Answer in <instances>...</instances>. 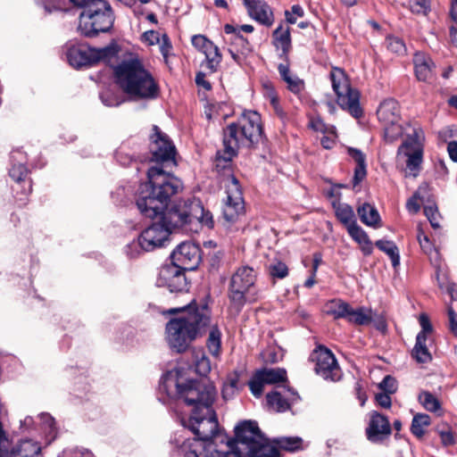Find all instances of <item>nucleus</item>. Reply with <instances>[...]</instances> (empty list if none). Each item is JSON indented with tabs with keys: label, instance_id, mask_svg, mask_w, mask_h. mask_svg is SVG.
I'll use <instances>...</instances> for the list:
<instances>
[{
	"label": "nucleus",
	"instance_id": "nucleus-57",
	"mask_svg": "<svg viewBox=\"0 0 457 457\" xmlns=\"http://www.w3.org/2000/svg\"><path fill=\"white\" fill-rule=\"evenodd\" d=\"M192 45L200 52L204 54L214 44L203 35H195L192 37Z\"/></svg>",
	"mask_w": 457,
	"mask_h": 457
},
{
	"label": "nucleus",
	"instance_id": "nucleus-22",
	"mask_svg": "<svg viewBox=\"0 0 457 457\" xmlns=\"http://www.w3.org/2000/svg\"><path fill=\"white\" fill-rule=\"evenodd\" d=\"M252 19L262 25H272L274 17L269 4L264 0H243Z\"/></svg>",
	"mask_w": 457,
	"mask_h": 457
},
{
	"label": "nucleus",
	"instance_id": "nucleus-4",
	"mask_svg": "<svg viewBox=\"0 0 457 457\" xmlns=\"http://www.w3.org/2000/svg\"><path fill=\"white\" fill-rule=\"evenodd\" d=\"M116 84L130 100L154 99L159 95V86L152 74L137 58L121 61L113 68Z\"/></svg>",
	"mask_w": 457,
	"mask_h": 457
},
{
	"label": "nucleus",
	"instance_id": "nucleus-1",
	"mask_svg": "<svg viewBox=\"0 0 457 457\" xmlns=\"http://www.w3.org/2000/svg\"><path fill=\"white\" fill-rule=\"evenodd\" d=\"M179 371L170 370L161 378L160 388L167 395L177 397L192 406L188 420L183 425L196 437L185 440L172 453V457H222L232 452L234 443L219 430V424L212 403L217 391L208 380H188L180 383Z\"/></svg>",
	"mask_w": 457,
	"mask_h": 457
},
{
	"label": "nucleus",
	"instance_id": "nucleus-13",
	"mask_svg": "<svg viewBox=\"0 0 457 457\" xmlns=\"http://www.w3.org/2000/svg\"><path fill=\"white\" fill-rule=\"evenodd\" d=\"M310 360L315 363L316 374L323 379L333 382L340 380L341 369L329 349L322 345L318 346L312 353Z\"/></svg>",
	"mask_w": 457,
	"mask_h": 457
},
{
	"label": "nucleus",
	"instance_id": "nucleus-32",
	"mask_svg": "<svg viewBox=\"0 0 457 457\" xmlns=\"http://www.w3.org/2000/svg\"><path fill=\"white\" fill-rule=\"evenodd\" d=\"M357 213L361 221L365 225L373 228L379 226L380 215L375 206L368 203H364L358 206Z\"/></svg>",
	"mask_w": 457,
	"mask_h": 457
},
{
	"label": "nucleus",
	"instance_id": "nucleus-11",
	"mask_svg": "<svg viewBox=\"0 0 457 457\" xmlns=\"http://www.w3.org/2000/svg\"><path fill=\"white\" fill-rule=\"evenodd\" d=\"M192 205L193 200H181L176 202L161 213V220L170 229H181L185 232H192Z\"/></svg>",
	"mask_w": 457,
	"mask_h": 457
},
{
	"label": "nucleus",
	"instance_id": "nucleus-37",
	"mask_svg": "<svg viewBox=\"0 0 457 457\" xmlns=\"http://www.w3.org/2000/svg\"><path fill=\"white\" fill-rule=\"evenodd\" d=\"M259 376L262 377L265 384H276L287 382V371L281 368H263L258 370Z\"/></svg>",
	"mask_w": 457,
	"mask_h": 457
},
{
	"label": "nucleus",
	"instance_id": "nucleus-45",
	"mask_svg": "<svg viewBox=\"0 0 457 457\" xmlns=\"http://www.w3.org/2000/svg\"><path fill=\"white\" fill-rule=\"evenodd\" d=\"M429 424L430 417L428 414L419 413L412 419L411 431L417 438H421L425 434V428Z\"/></svg>",
	"mask_w": 457,
	"mask_h": 457
},
{
	"label": "nucleus",
	"instance_id": "nucleus-36",
	"mask_svg": "<svg viewBox=\"0 0 457 457\" xmlns=\"http://www.w3.org/2000/svg\"><path fill=\"white\" fill-rule=\"evenodd\" d=\"M372 310L366 307H359L357 309H353L350 305L349 314L346 317V320L350 323H353L358 326H366L370 324L372 321Z\"/></svg>",
	"mask_w": 457,
	"mask_h": 457
},
{
	"label": "nucleus",
	"instance_id": "nucleus-54",
	"mask_svg": "<svg viewBox=\"0 0 457 457\" xmlns=\"http://www.w3.org/2000/svg\"><path fill=\"white\" fill-rule=\"evenodd\" d=\"M436 278L438 287L441 289H445L453 300H457V285L454 283H450L445 275L440 277L438 272L436 273Z\"/></svg>",
	"mask_w": 457,
	"mask_h": 457
},
{
	"label": "nucleus",
	"instance_id": "nucleus-34",
	"mask_svg": "<svg viewBox=\"0 0 457 457\" xmlns=\"http://www.w3.org/2000/svg\"><path fill=\"white\" fill-rule=\"evenodd\" d=\"M333 208L335 210L336 217L345 226V228H348V226L357 222L353 209L348 204L334 202Z\"/></svg>",
	"mask_w": 457,
	"mask_h": 457
},
{
	"label": "nucleus",
	"instance_id": "nucleus-24",
	"mask_svg": "<svg viewBox=\"0 0 457 457\" xmlns=\"http://www.w3.org/2000/svg\"><path fill=\"white\" fill-rule=\"evenodd\" d=\"M42 446L37 441L21 439L5 453L7 457H43Z\"/></svg>",
	"mask_w": 457,
	"mask_h": 457
},
{
	"label": "nucleus",
	"instance_id": "nucleus-3",
	"mask_svg": "<svg viewBox=\"0 0 457 457\" xmlns=\"http://www.w3.org/2000/svg\"><path fill=\"white\" fill-rule=\"evenodd\" d=\"M147 179L148 182L138 189L136 204L142 215L153 219L160 215L167 208L170 199L183 189V183L159 166L148 170Z\"/></svg>",
	"mask_w": 457,
	"mask_h": 457
},
{
	"label": "nucleus",
	"instance_id": "nucleus-12",
	"mask_svg": "<svg viewBox=\"0 0 457 457\" xmlns=\"http://www.w3.org/2000/svg\"><path fill=\"white\" fill-rule=\"evenodd\" d=\"M12 167L9 170L10 177L15 181L12 187L14 197L20 206L25 205L28 196L31 193L32 186L30 180H26L29 170L22 162L25 157L21 151H14L12 153Z\"/></svg>",
	"mask_w": 457,
	"mask_h": 457
},
{
	"label": "nucleus",
	"instance_id": "nucleus-7",
	"mask_svg": "<svg viewBox=\"0 0 457 457\" xmlns=\"http://www.w3.org/2000/svg\"><path fill=\"white\" fill-rule=\"evenodd\" d=\"M235 445L233 452L241 453L237 449L240 444L247 451L249 457H278L279 450L269 442L259 428L258 423L253 420H244L235 428V439L229 438Z\"/></svg>",
	"mask_w": 457,
	"mask_h": 457
},
{
	"label": "nucleus",
	"instance_id": "nucleus-19",
	"mask_svg": "<svg viewBox=\"0 0 457 457\" xmlns=\"http://www.w3.org/2000/svg\"><path fill=\"white\" fill-rule=\"evenodd\" d=\"M365 434L370 443L384 444L392 434V427L387 417L376 411H371Z\"/></svg>",
	"mask_w": 457,
	"mask_h": 457
},
{
	"label": "nucleus",
	"instance_id": "nucleus-21",
	"mask_svg": "<svg viewBox=\"0 0 457 457\" xmlns=\"http://www.w3.org/2000/svg\"><path fill=\"white\" fill-rule=\"evenodd\" d=\"M235 137H229V124L223 129V150L218 151L216 154L217 162L223 161L225 163L231 162L240 148L250 149L242 137L236 133Z\"/></svg>",
	"mask_w": 457,
	"mask_h": 457
},
{
	"label": "nucleus",
	"instance_id": "nucleus-26",
	"mask_svg": "<svg viewBox=\"0 0 457 457\" xmlns=\"http://www.w3.org/2000/svg\"><path fill=\"white\" fill-rule=\"evenodd\" d=\"M192 226L195 228H192V232H197L201 226H205L207 228L213 227V218L212 214L205 210L200 200L193 199L192 205Z\"/></svg>",
	"mask_w": 457,
	"mask_h": 457
},
{
	"label": "nucleus",
	"instance_id": "nucleus-2",
	"mask_svg": "<svg viewBox=\"0 0 457 457\" xmlns=\"http://www.w3.org/2000/svg\"><path fill=\"white\" fill-rule=\"evenodd\" d=\"M182 313L170 319L165 327L166 341L170 349L185 352L195 338L210 326L211 311L206 303L198 304L195 300L181 309H170L169 313Z\"/></svg>",
	"mask_w": 457,
	"mask_h": 457
},
{
	"label": "nucleus",
	"instance_id": "nucleus-20",
	"mask_svg": "<svg viewBox=\"0 0 457 457\" xmlns=\"http://www.w3.org/2000/svg\"><path fill=\"white\" fill-rule=\"evenodd\" d=\"M266 399L271 408L278 412H284L290 408L292 403L299 400V395L296 391L284 384L278 386L276 390L267 394Z\"/></svg>",
	"mask_w": 457,
	"mask_h": 457
},
{
	"label": "nucleus",
	"instance_id": "nucleus-50",
	"mask_svg": "<svg viewBox=\"0 0 457 457\" xmlns=\"http://www.w3.org/2000/svg\"><path fill=\"white\" fill-rule=\"evenodd\" d=\"M115 158L118 162L123 166L129 165L133 160L139 158L136 155V153L132 154L128 152V145L122 144L115 153Z\"/></svg>",
	"mask_w": 457,
	"mask_h": 457
},
{
	"label": "nucleus",
	"instance_id": "nucleus-55",
	"mask_svg": "<svg viewBox=\"0 0 457 457\" xmlns=\"http://www.w3.org/2000/svg\"><path fill=\"white\" fill-rule=\"evenodd\" d=\"M249 388L251 390V393L255 397H260L263 391V386L265 385V382L262 378L261 376H259V373L256 371L251 380L248 383Z\"/></svg>",
	"mask_w": 457,
	"mask_h": 457
},
{
	"label": "nucleus",
	"instance_id": "nucleus-5",
	"mask_svg": "<svg viewBox=\"0 0 457 457\" xmlns=\"http://www.w3.org/2000/svg\"><path fill=\"white\" fill-rule=\"evenodd\" d=\"M116 84L130 100L154 99L159 95V86L152 74L137 58L121 61L113 68Z\"/></svg>",
	"mask_w": 457,
	"mask_h": 457
},
{
	"label": "nucleus",
	"instance_id": "nucleus-38",
	"mask_svg": "<svg viewBox=\"0 0 457 457\" xmlns=\"http://www.w3.org/2000/svg\"><path fill=\"white\" fill-rule=\"evenodd\" d=\"M406 157V169L410 176L417 177L422 163L423 150L418 151H403L402 152Z\"/></svg>",
	"mask_w": 457,
	"mask_h": 457
},
{
	"label": "nucleus",
	"instance_id": "nucleus-59",
	"mask_svg": "<svg viewBox=\"0 0 457 457\" xmlns=\"http://www.w3.org/2000/svg\"><path fill=\"white\" fill-rule=\"evenodd\" d=\"M44 8L46 12H52L54 11H67L68 5L66 0H46L44 2Z\"/></svg>",
	"mask_w": 457,
	"mask_h": 457
},
{
	"label": "nucleus",
	"instance_id": "nucleus-8",
	"mask_svg": "<svg viewBox=\"0 0 457 457\" xmlns=\"http://www.w3.org/2000/svg\"><path fill=\"white\" fill-rule=\"evenodd\" d=\"M329 77L337 96V104L353 117L356 119L361 117L363 112L360 105V93L351 87L345 72L340 68L334 67Z\"/></svg>",
	"mask_w": 457,
	"mask_h": 457
},
{
	"label": "nucleus",
	"instance_id": "nucleus-39",
	"mask_svg": "<svg viewBox=\"0 0 457 457\" xmlns=\"http://www.w3.org/2000/svg\"><path fill=\"white\" fill-rule=\"evenodd\" d=\"M204 54L205 55V60L202 66L208 69L211 73L215 72L222 60L218 46L215 45L212 46Z\"/></svg>",
	"mask_w": 457,
	"mask_h": 457
},
{
	"label": "nucleus",
	"instance_id": "nucleus-14",
	"mask_svg": "<svg viewBox=\"0 0 457 457\" xmlns=\"http://www.w3.org/2000/svg\"><path fill=\"white\" fill-rule=\"evenodd\" d=\"M154 134L151 136L150 152L151 160L162 167L163 164H176V149L168 136L162 133L157 126L153 127Z\"/></svg>",
	"mask_w": 457,
	"mask_h": 457
},
{
	"label": "nucleus",
	"instance_id": "nucleus-46",
	"mask_svg": "<svg viewBox=\"0 0 457 457\" xmlns=\"http://www.w3.org/2000/svg\"><path fill=\"white\" fill-rule=\"evenodd\" d=\"M385 139L392 143L402 137L403 129L399 121L394 123L384 124Z\"/></svg>",
	"mask_w": 457,
	"mask_h": 457
},
{
	"label": "nucleus",
	"instance_id": "nucleus-25",
	"mask_svg": "<svg viewBox=\"0 0 457 457\" xmlns=\"http://www.w3.org/2000/svg\"><path fill=\"white\" fill-rule=\"evenodd\" d=\"M377 115L382 125L400 121L401 113L398 102L393 98L384 100L377 110Z\"/></svg>",
	"mask_w": 457,
	"mask_h": 457
},
{
	"label": "nucleus",
	"instance_id": "nucleus-9",
	"mask_svg": "<svg viewBox=\"0 0 457 457\" xmlns=\"http://www.w3.org/2000/svg\"><path fill=\"white\" fill-rule=\"evenodd\" d=\"M256 278V271L249 266L239 267L232 274L228 287V298L237 311L242 309L247 296L253 292Z\"/></svg>",
	"mask_w": 457,
	"mask_h": 457
},
{
	"label": "nucleus",
	"instance_id": "nucleus-43",
	"mask_svg": "<svg viewBox=\"0 0 457 457\" xmlns=\"http://www.w3.org/2000/svg\"><path fill=\"white\" fill-rule=\"evenodd\" d=\"M118 54V46L115 44L102 48H92L94 63L99 61L111 62Z\"/></svg>",
	"mask_w": 457,
	"mask_h": 457
},
{
	"label": "nucleus",
	"instance_id": "nucleus-48",
	"mask_svg": "<svg viewBox=\"0 0 457 457\" xmlns=\"http://www.w3.org/2000/svg\"><path fill=\"white\" fill-rule=\"evenodd\" d=\"M269 274L274 278L282 279L288 275L287 264L279 260H273L269 265Z\"/></svg>",
	"mask_w": 457,
	"mask_h": 457
},
{
	"label": "nucleus",
	"instance_id": "nucleus-61",
	"mask_svg": "<svg viewBox=\"0 0 457 457\" xmlns=\"http://www.w3.org/2000/svg\"><path fill=\"white\" fill-rule=\"evenodd\" d=\"M286 83L287 85V88L295 94L300 93L304 88L303 80L295 75H292L291 77H289V79L286 81Z\"/></svg>",
	"mask_w": 457,
	"mask_h": 457
},
{
	"label": "nucleus",
	"instance_id": "nucleus-41",
	"mask_svg": "<svg viewBox=\"0 0 457 457\" xmlns=\"http://www.w3.org/2000/svg\"><path fill=\"white\" fill-rule=\"evenodd\" d=\"M350 304L339 299L332 300L327 304V313L335 319H346L349 314Z\"/></svg>",
	"mask_w": 457,
	"mask_h": 457
},
{
	"label": "nucleus",
	"instance_id": "nucleus-23",
	"mask_svg": "<svg viewBox=\"0 0 457 457\" xmlns=\"http://www.w3.org/2000/svg\"><path fill=\"white\" fill-rule=\"evenodd\" d=\"M67 60L77 69L93 65L92 47L84 44L73 45L67 51Z\"/></svg>",
	"mask_w": 457,
	"mask_h": 457
},
{
	"label": "nucleus",
	"instance_id": "nucleus-53",
	"mask_svg": "<svg viewBox=\"0 0 457 457\" xmlns=\"http://www.w3.org/2000/svg\"><path fill=\"white\" fill-rule=\"evenodd\" d=\"M409 6L411 12L427 15L430 11V4L428 0H410Z\"/></svg>",
	"mask_w": 457,
	"mask_h": 457
},
{
	"label": "nucleus",
	"instance_id": "nucleus-33",
	"mask_svg": "<svg viewBox=\"0 0 457 457\" xmlns=\"http://www.w3.org/2000/svg\"><path fill=\"white\" fill-rule=\"evenodd\" d=\"M350 237L359 245H361V250L364 254H370L372 252V245L367 233L355 222L346 228Z\"/></svg>",
	"mask_w": 457,
	"mask_h": 457
},
{
	"label": "nucleus",
	"instance_id": "nucleus-49",
	"mask_svg": "<svg viewBox=\"0 0 457 457\" xmlns=\"http://www.w3.org/2000/svg\"><path fill=\"white\" fill-rule=\"evenodd\" d=\"M279 449L295 452L296 450L301 449L303 440L302 438L295 437H281L276 441Z\"/></svg>",
	"mask_w": 457,
	"mask_h": 457
},
{
	"label": "nucleus",
	"instance_id": "nucleus-52",
	"mask_svg": "<svg viewBox=\"0 0 457 457\" xmlns=\"http://www.w3.org/2000/svg\"><path fill=\"white\" fill-rule=\"evenodd\" d=\"M195 367L197 374L205 377L211 371V361L204 353H202L200 357L196 355Z\"/></svg>",
	"mask_w": 457,
	"mask_h": 457
},
{
	"label": "nucleus",
	"instance_id": "nucleus-60",
	"mask_svg": "<svg viewBox=\"0 0 457 457\" xmlns=\"http://www.w3.org/2000/svg\"><path fill=\"white\" fill-rule=\"evenodd\" d=\"M378 386L383 392L390 395L394 394L397 389L396 380L389 375L383 378Z\"/></svg>",
	"mask_w": 457,
	"mask_h": 457
},
{
	"label": "nucleus",
	"instance_id": "nucleus-44",
	"mask_svg": "<svg viewBox=\"0 0 457 457\" xmlns=\"http://www.w3.org/2000/svg\"><path fill=\"white\" fill-rule=\"evenodd\" d=\"M38 419L41 429L46 435V440L50 443L54 439L56 434L54 419L48 413H40Z\"/></svg>",
	"mask_w": 457,
	"mask_h": 457
},
{
	"label": "nucleus",
	"instance_id": "nucleus-10",
	"mask_svg": "<svg viewBox=\"0 0 457 457\" xmlns=\"http://www.w3.org/2000/svg\"><path fill=\"white\" fill-rule=\"evenodd\" d=\"M242 137V141L248 147H254L262 137V127L261 124V116L253 111L245 112L237 122L229 124V137H235V134Z\"/></svg>",
	"mask_w": 457,
	"mask_h": 457
},
{
	"label": "nucleus",
	"instance_id": "nucleus-47",
	"mask_svg": "<svg viewBox=\"0 0 457 457\" xmlns=\"http://www.w3.org/2000/svg\"><path fill=\"white\" fill-rule=\"evenodd\" d=\"M419 401L423 407L429 411H436L441 408L438 399L429 392H422L420 394Z\"/></svg>",
	"mask_w": 457,
	"mask_h": 457
},
{
	"label": "nucleus",
	"instance_id": "nucleus-31",
	"mask_svg": "<svg viewBox=\"0 0 457 457\" xmlns=\"http://www.w3.org/2000/svg\"><path fill=\"white\" fill-rule=\"evenodd\" d=\"M425 134L421 127L413 128L411 134L408 135L398 149V152L423 150Z\"/></svg>",
	"mask_w": 457,
	"mask_h": 457
},
{
	"label": "nucleus",
	"instance_id": "nucleus-35",
	"mask_svg": "<svg viewBox=\"0 0 457 457\" xmlns=\"http://www.w3.org/2000/svg\"><path fill=\"white\" fill-rule=\"evenodd\" d=\"M411 356L419 363H428L432 360V356L427 347V338H424L423 333H418L415 345L411 351Z\"/></svg>",
	"mask_w": 457,
	"mask_h": 457
},
{
	"label": "nucleus",
	"instance_id": "nucleus-16",
	"mask_svg": "<svg viewBox=\"0 0 457 457\" xmlns=\"http://www.w3.org/2000/svg\"><path fill=\"white\" fill-rule=\"evenodd\" d=\"M158 287H165L171 293L187 291V281L185 276V270L172 264L163 265L157 278Z\"/></svg>",
	"mask_w": 457,
	"mask_h": 457
},
{
	"label": "nucleus",
	"instance_id": "nucleus-27",
	"mask_svg": "<svg viewBox=\"0 0 457 457\" xmlns=\"http://www.w3.org/2000/svg\"><path fill=\"white\" fill-rule=\"evenodd\" d=\"M273 45L281 50L279 56L287 61V54L291 48L290 29L280 24L272 34Z\"/></svg>",
	"mask_w": 457,
	"mask_h": 457
},
{
	"label": "nucleus",
	"instance_id": "nucleus-51",
	"mask_svg": "<svg viewBox=\"0 0 457 457\" xmlns=\"http://www.w3.org/2000/svg\"><path fill=\"white\" fill-rule=\"evenodd\" d=\"M386 44L389 51L395 53L397 54H403L406 52V46L403 40L398 37H386Z\"/></svg>",
	"mask_w": 457,
	"mask_h": 457
},
{
	"label": "nucleus",
	"instance_id": "nucleus-17",
	"mask_svg": "<svg viewBox=\"0 0 457 457\" xmlns=\"http://www.w3.org/2000/svg\"><path fill=\"white\" fill-rule=\"evenodd\" d=\"M170 234L171 232L162 220L153 222L139 235L142 247L145 252H151L156 248L163 247L166 243L169 242Z\"/></svg>",
	"mask_w": 457,
	"mask_h": 457
},
{
	"label": "nucleus",
	"instance_id": "nucleus-28",
	"mask_svg": "<svg viewBox=\"0 0 457 457\" xmlns=\"http://www.w3.org/2000/svg\"><path fill=\"white\" fill-rule=\"evenodd\" d=\"M413 64L416 77L420 81H427L432 76L433 62L424 53H416L413 57Z\"/></svg>",
	"mask_w": 457,
	"mask_h": 457
},
{
	"label": "nucleus",
	"instance_id": "nucleus-40",
	"mask_svg": "<svg viewBox=\"0 0 457 457\" xmlns=\"http://www.w3.org/2000/svg\"><path fill=\"white\" fill-rule=\"evenodd\" d=\"M206 346L212 356L218 357L220 355L221 346V332L216 325L211 326L210 328Z\"/></svg>",
	"mask_w": 457,
	"mask_h": 457
},
{
	"label": "nucleus",
	"instance_id": "nucleus-62",
	"mask_svg": "<svg viewBox=\"0 0 457 457\" xmlns=\"http://www.w3.org/2000/svg\"><path fill=\"white\" fill-rule=\"evenodd\" d=\"M304 15L303 9L299 4H294L291 7V11H286L285 16L286 20L290 24H295L296 22L297 17H303Z\"/></svg>",
	"mask_w": 457,
	"mask_h": 457
},
{
	"label": "nucleus",
	"instance_id": "nucleus-58",
	"mask_svg": "<svg viewBox=\"0 0 457 457\" xmlns=\"http://www.w3.org/2000/svg\"><path fill=\"white\" fill-rule=\"evenodd\" d=\"M100 99L106 106H118L121 104V100L115 96L112 91L105 90L100 93Z\"/></svg>",
	"mask_w": 457,
	"mask_h": 457
},
{
	"label": "nucleus",
	"instance_id": "nucleus-56",
	"mask_svg": "<svg viewBox=\"0 0 457 457\" xmlns=\"http://www.w3.org/2000/svg\"><path fill=\"white\" fill-rule=\"evenodd\" d=\"M143 252L145 251L142 247L140 236L137 240H133L125 246V253L130 259L138 257Z\"/></svg>",
	"mask_w": 457,
	"mask_h": 457
},
{
	"label": "nucleus",
	"instance_id": "nucleus-18",
	"mask_svg": "<svg viewBox=\"0 0 457 457\" xmlns=\"http://www.w3.org/2000/svg\"><path fill=\"white\" fill-rule=\"evenodd\" d=\"M170 258L172 264L185 270H194L200 262V249L191 242H183L173 250Z\"/></svg>",
	"mask_w": 457,
	"mask_h": 457
},
{
	"label": "nucleus",
	"instance_id": "nucleus-30",
	"mask_svg": "<svg viewBox=\"0 0 457 457\" xmlns=\"http://www.w3.org/2000/svg\"><path fill=\"white\" fill-rule=\"evenodd\" d=\"M347 153L356 162L353 179V185L356 186L362 181L367 175L366 156L361 150L353 147H349Z\"/></svg>",
	"mask_w": 457,
	"mask_h": 457
},
{
	"label": "nucleus",
	"instance_id": "nucleus-15",
	"mask_svg": "<svg viewBox=\"0 0 457 457\" xmlns=\"http://www.w3.org/2000/svg\"><path fill=\"white\" fill-rule=\"evenodd\" d=\"M227 198L223 206V216L228 222H234L244 212L243 194L238 180L231 176L226 184Z\"/></svg>",
	"mask_w": 457,
	"mask_h": 457
},
{
	"label": "nucleus",
	"instance_id": "nucleus-63",
	"mask_svg": "<svg viewBox=\"0 0 457 457\" xmlns=\"http://www.w3.org/2000/svg\"><path fill=\"white\" fill-rule=\"evenodd\" d=\"M424 213L433 228L439 227L438 212L436 206L428 205L424 207Z\"/></svg>",
	"mask_w": 457,
	"mask_h": 457
},
{
	"label": "nucleus",
	"instance_id": "nucleus-64",
	"mask_svg": "<svg viewBox=\"0 0 457 457\" xmlns=\"http://www.w3.org/2000/svg\"><path fill=\"white\" fill-rule=\"evenodd\" d=\"M450 329L453 333L457 336V313L455 312L453 306H448L447 309Z\"/></svg>",
	"mask_w": 457,
	"mask_h": 457
},
{
	"label": "nucleus",
	"instance_id": "nucleus-42",
	"mask_svg": "<svg viewBox=\"0 0 457 457\" xmlns=\"http://www.w3.org/2000/svg\"><path fill=\"white\" fill-rule=\"evenodd\" d=\"M375 245L390 257L394 267L400 264L399 250L393 241L380 239L375 243Z\"/></svg>",
	"mask_w": 457,
	"mask_h": 457
},
{
	"label": "nucleus",
	"instance_id": "nucleus-6",
	"mask_svg": "<svg viewBox=\"0 0 457 457\" xmlns=\"http://www.w3.org/2000/svg\"><path fill=\"white\" fill-rule=\"evenodd\" d=\"M82 8L79 17L78 31L87 37H96L99 33L111 30L114 23V13L105 0H85L82 4H72Z\"/></svg>",
	"mask_w": 457,
	"mask_h": 457
},
{
	"label": "nucleus",
	"instance_id": "nucleus-29",
	"mask_svg": "<svg viewBox=\"0 0 457 457\" xmlns=\"http://www.w3.org/2000/svg\"><path fill=\"white\" fill-rule=\"evenodd\" d=\"M231 58L239 65H242L246 54L250 52V44L242 35L235 36V43L228 49Z\"/></svg>",
	"mask_w": 457,
	"mask_h": 457
}]
</instances>
